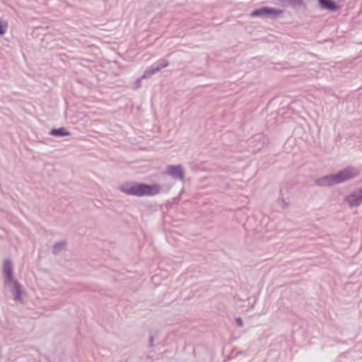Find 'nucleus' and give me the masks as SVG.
Returning a JSON list of instances; mask_svg holds the SVG:
<instances>
[{
  "label": "nucleus",
  "mask_w": 362,
  "mask_h": 362,
  "mask_svg": "<svg viewBox=\"0 0 362 362\" xmlns=\"http://www.w3.org/2000/svg\"><path fill=\"white\" fill-rule=\"evenodd\" d=\"M117 189L127 195L141 197L155 196L161 192L162 187L157 183L127 182L119 185Z\"/></svg>",
  "instance_id": "obj_1"
},
{
  "label": "nucleus",
  "mask_w": 362,
  "mask_h": 362,
  "mask_svg": "<svg viewBox=\"0 0 362 362\" xmlns=\"http://www.w3.org/2000/svg\"><path fill=\"white\" fill-rule=\"evenodd\" d=\"M360 175L359 170L354 167H346L336 173L323 175L315 179L318 187H331L352 180Z\"/></svg>",
  "instance_id": "obj_2"
},
{
  "label": "nucleus",
  "mask_w": 362,
  "mask_h": 362,
  "mask_svg": "<svg viewBox=\"0 0 362 362\" xmlns=\"http://www.w3.org/2000/svg\"><path fill=\"white\" fill-rule=\"evenodd\" d=\"M284 12L282 9H278L276 8H272L269 6H262L258 8H255L250 13V17L251 18H257V17H267L271 18L272 19H276L279 17L280 14Z\"/></svg>",
  "instance_id": "obj_3"
},
{
  "label": "nucleus",
  "mask_w": 362,
  "mask_h": 362,
  "mask_svg": "<svg viewBox=\"0 0 362 362\" xmlns=\"http://www.w3.org/2000/svg\"><path fill=\"white\" fill-rule=\"evenodd\" d=\"M344 202L346 203L350 208L360 206L362 204V187L345 196L344 197Z\"/></svg>",
  "instance_id": "obj_4"
},
{
  "label": "nucleus",
  "mask_w": 362,
  "mask_h": 362,
  "mask_svg": "<svg viewBox=\"0 0 362 362\" xmlns=\"http://www.w3.org/2000/svg\"><path fill=\"white\" fill-rule=\"evenodd\" d=\"M166 173L175 180L180 181L185 180V170L181 164L168 165Z\"/></svg>",
  "instance_id": "obj_5"
},
{
  "label": "nucleus",
  "mask_w": 362,
  "mask_h": 362,
  "mask_svg": "<svg viewBox=\"0 0 362 362\" xmlns=\"http://www.w3.org/2000/svg\"><path fill=\"white\" fill-rule=\"evenodd\" d=\"M267 141V139L263 134L255 135L250 141V146L254 152L262 150Z\"/></svg>",
  "instance_id": "obj_6"
},
{
  "label": "nucleus",
  "mask_w": 362,
  "mask_h": 362,
  "mask_svg": "<svg viewBox=\"0 0 362 362\" xmlns=\"http://www.w3.org/2000/svg\"><path fill=\"white\" fill-rule=\"evenodd\" d=\"M320 9L330 12H336L340 9V6L334 0H317Z\"/></svg>",
  "instance_id": "obj_7"
},
{
  "label": "nucleus",
  "mask_w": 362,
  "mask_h": 362,
  "mask_svg": "<svg viewBox=\"0 0 362 362\" xmlns=\"http://www.w3.org/2000/svg\"><path fill=\"white\" fill-rule=\"evenodd\" d=\"M3 274L4 276V279H5L6 283L16 280L13 278V263L10 259L4 260V262H3Z\"/></svg>",
  "instance_id": "obj_8"
},
{
  "label": "nucleus",
  "mask_w": 362,
  "mask_h": 362,
  "mask_svg": "<svg viewBox=\"0 0 362 362\" xmlns=\"http://www.w3.org/2000/svg\"><path fill=\"white\" fill-rule=\"evenodd\" d=\"M8 285L13 295V299L16 301L22 300L23 290L22 286L17 280H13L6 283Z\"/></svg>",
  "instance_id": "obj_9"
},
{
  "label": "nucleus",
  "mask_w": 362,
  "mask_h": 362,
  "mask_svg": "<svg viewBox=\"0 0 362 362\" xmlns=\"http://www.w3.org/2000/svg\"><path fill=\"white\" fill-rule=\"evenodd\" d=\"M49 134L56 137H64L71 135V132H69L65 127L52 128Z\"/></svg>",
  "instance_id": "obj_10"
},
{
  "label": "nucleus",
  "mask_w": 362,
  "mask_h": 362,
  "mask_svg": "<svg viewBox=\"0 0 362 362\" xmlns=\"http://www.w3.org/2000/svg\"><path fill=\"white\" fill-rule=\"evenodd\" d=\"M160 71L159 66L155 63L150 68L146 69L144 74L141 76V78H147L151 77L153 74H155Z\"/></svg>",
  "instance_id": "obj_11"
},
{
  "label": "nucleus",
  "mask_w": 362,
  "mask_h": 362,
  "mask_svg": "<svg viewBox=\"0 0 362 362\" xmlns=\"http://www.w3.org/2000/svg\"><path fill=\"white\" fill-rule=\"evenodd\" d=\"M65 245L66 242L63 240L55 243L52 247L53 253L56 254L59 251L63 250L64 249Z\"/></svg>",
  "instance_id": "obj_12"
},
{
  "label": "nucleus",
  "mask_w": 362,
  "mask_h": 362,
  "mask_svg": "<svg viewBox=\"0 0 362 362\" xmlns=\"http://www.w3.org/2000/svg\"><path fill=\"white\" fill-rule=\"evenodd\" d=\"M156 64L159 66L160 69L161 70L163 68L167 67L169 65V62L165 59L161 58L159 60H158Z\"/></svg>",
  "instance_id": "obj_13"
},
{
  "label": "nucleus",
  "mask_w": 362,
  "mask_h": 362,
  "mask_svg": "<svg viewBox=\"0 0 362 362\" xmlns=\"http://www.w3.org/2000/svg\"><path fill=\"white\" fill-rule=\"evenodd\" d=\"M8 24L6 21L0 20V36L4 35L6 31Z\"/></svg>",
  "instance_id": "obj_14"
},
{
  "label": "nucleus",
  "mask_w": 362,
  "mask_h": 362,
  "mask_svg": "<svg viewBox=\"0 0 362 362\" xmlns=\"http://www.w3.org/2000/svg\"><path fill=\"white\" fill-rule=\"evenodd\" d=\"M235 323L236 325L238 326V327H243L244 323H243V319L240 317H237L235 318Z\"/></svg>",
  "instance_id": "obj_15"
},
{
  "label": "nucleus",
  "mask_w": 362,
  "mask_h": 362,
  "mask_svg": "<svg viewBox=\"0 0 362 362\" xmlns=\"http://www.w3.org/2000/svg\"><path fill=\"white\" fill-rule=\"evenodd\" d=\"M154 341V336L151 334L149 336V342H148V346L149 347H154L156 346V344L153 343Z\"/></svg>",
  "instance_id": "obj_16"
},
{
  "label": "nucleus",
  "mask_w": 362,
  "mask_h": 362,
  "mask_svg": "<svg viewBox=\"0 0 362 362\" xmlns=\"http://www.w3.org/2000/svg\"><path fill=\"white\" fill-rule=\"evenodd\" d=\"M141 76L139 78L136 79V82H135V88H140L141 86Z\"/></svg>",
  "instance_id": "obj_17"
},
{
  "label": "nucleus",
  "mask_w": 362,
  "mask_h": 362,
  "mask_svg": "<svg viewBox=\"0 0 362 362\" xmlns=\"http://www.w3.org/2000/svg\"><path fill=\"white\" fill-rule=\"evenodd\" d=\"M281 201L282 204H284V206H283L284 208L285 206H288V204L285 202V199L284 198H281Z\"/></svg>",
  "instance_id": "obj_18"
}]
</instances>
